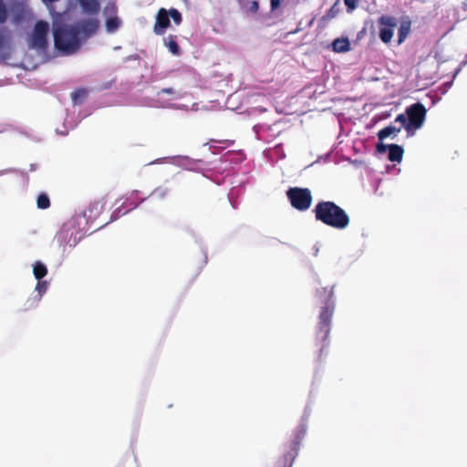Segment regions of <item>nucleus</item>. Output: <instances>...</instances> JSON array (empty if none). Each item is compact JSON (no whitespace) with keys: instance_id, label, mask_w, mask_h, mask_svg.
I'll return each instance as SVG.
<instances>
[{"instance_id":"1","label":"nucleus","mask_w":467,"mask_h":467,"mask_svg":"<svg viewBox=\"0 0 467 467\" xmlns=\"http://www.w3.org/2000/svg\"><path fill=\"white\" fill-rule=\"evenodd\" d=\"M99 27V22L95 18L82 19L72 26H59L53 32L55 47L65 54H73Z\"/></svg>"},{"instance_id":"2","label":"nucleus","mask_w":467,"mask_h":467,"mask_svg":"<svg viewBox=\"0 0 467 467\" xmlns=\"http://www.w3.org/2000/svg\"><path fill=\"white\" fill-rule=\"evenodd\" d=\"M316 214L324 223L338 229L346 228L349 223L346 213L331 202L319 203L316 207Z\"/></svg>"},{"instance_id":"3","label":"nucleus","mask_w":467,"mask_h":467,"mask_svg":"<svg viewBox=\"0 0 467 467\" xmlns=\"http://www.w3.org/2000/svg\"><path fill=\"white\" fill-rule=\"evenodd\" d=\"M48 32V23L43 20L37 21L30 37L31 47L36 49L45 50L47 47Z\"/></svg>"},{"instance_id":"4","label":"nucleus","mask_w":467,"mask_h":467,"mask_svg":"<svg viewBox=\"0 0 467 467\" xmlns=\"http://www.w3.org/2000/svg\"><path fill=\"white\" fill-rule=\"evenodd\" d=\"M407 114L409 117V122L406 125L407 131L413 135L411 129H420L425 120L426 109L420 103H416L407 109Z\"/></svg>"},{"instance_id":"5","label":"nucleus","mask_w":467,"mask_h":467,"mask_svg":"<svg viewBox=\"0 0 467 467\" xmlns=\"http://www.w3.org/2000/svg\"><path fill=\"white\" fill-rule=\"evenodd\" d=\"M312 202L311 192L306 188H294V208L307 210Z\"/></svg>"},{"instance_id":"6","label":"nucleus","mask_w":467,"mask_h":467,"mask_svg":"<svg viewBox=\"0 0 467 467\" xmlns=\"http://www.w3.org/2000/svg\"><path fill=\"white\" fill-rule=\"evenodd\" d=\"M379 37L384 43H389L392 39L394 29L397 26L396 19L389 16H384L379 21Z\"/></svg>"},{"instance_id":"7","label":"nucleus","mask_w":467,"mask_h":467,"mask_svg":"<svg viewBox=\"0 0 467 467\" xmlns=\"http://www.w3.org/2000/svg\"><path fill=\"white\" fill-rule=\"evenodd\" d=\"M171 20L168 11L165 8L159 9L156 15V21L153 26V32L158 36H162L170 26Z\"/></svg>"},{"instance_id":"8","label":"nucleus","mask_w":467,"mask_h":467,"mask_svg":"<svg viewBox=\"0 0 467 467\" xmlns=\"http://www.w3.org/2000/svg\"><path fill=\"white\" fill-rule=\"evenodd\" d=\"M9 18V9L4 0H0V25H4ZM6 39L3 30H0V57H4Z\"/></svg>"},{"instance_id":"9","label":"nucleus","mask_w":467,"mask_h":467,"mask_svg":"<svg viewBox=\"0 0 467 467\" xmlns=\"http://www.w3.org/2000/svg\"><path fill=\"white\" fill-rule=\"evenodd\" d=\"M37 284L36 285V290L37 291V295L29 297L26 301L25 309H30L34 306H36L41 300L42 296L46 293L47 290L48 284L47 281H41L37 280Z\"/></svg>"},{"instance_id":"10","label":"nucleus","mask_w":467,"mask_h":467,"mask_svg":"<svg viewBox=\"0 0 467 467\" xmlns=\"http://www.w3.org/2000/svg\"><path fill=\"white\" fill-rule=\"evenodd\" d=\"M332 47L335 52L345 53L350 49V42L348 37H339L333 41Z\"/></svg>"},{"instance_id":"11","label":"nucleus","mask_w":467,"mask_h":467,"mask_svg":"<svg viewBox=\"0 0 467 467\" xmlns=\"http://www.w3.org/2000/svg\"><path fill=\"white\" fill-rule=\"evenodd\" d=\"M82 9L88 14H97L99 11L98 0H78Z\"/></svg>"},{"instance_id":"12","label":"nucleus","mask_w":467,"mask_h":467,"mask_svg":"<svg viewBox=\"0 0 467 467\" xmlns=\"http://www.w3.org/2000/svg\"><path fill=\"white\" fill-rule=\"evenodd\" d=\"M403 149L400 146L391 144L389 146V159L391 161L400 162L402 159Z\"/></svg>"},{"instance_id":"13","label":"nucleus","mask_w":467,"mask_h":467,"mask_svg":"<svg viewBox=\"0 0 467 467\" xmlns=\"http://www.w3.org/2000/svg\"><path fill=\"white\" fill-rule=\"evenodd\" d=\"M164 42H165L166 47L169 48V50L171 51V53L172 55H175V56L180 55L181 51H180V47L176 41V36H172V35L168 36L166 38H164Z\"/></svg>"},{"instance_id":"14","label":"nucleus","mask_w":467,"mask_h":467,"mask_svg":"<svg viewBox=\"0 0 467 467\" xmlns=\"http://www.w3.org/2000/svg\"><path fill=\"white\" fill-rule=\"evenodd\" d=\"M33 274L36 279L40 280L47 274V266L40 261H36L33 265Z\"/></svg>"},{"instance_id":"15","label":"nucleus","mask_w":467,"mask_h":467,"mask_svg":"<svg viewBox=\"0 0 467 467\" xmlns=\"http://www.w3.org/2000/svg\"><path fill=\"white\" fill-rule=\"evenodd\" d=\"M410 30V22L409 20H403L399 27V39L398 44L400 45L408 36Z\"/></svg>"},{"instance_id":"16","label":"nucleus","mask_w":467,"mask_h":467,"mask_svg":"<svg viewBox=\"0 0 467 467\" xmlns=\"http://www.w3.org/2000/svg\"><path fill=\"white\" fill-rule=\"evenodd\" d=\"M400 131V129H397L392 126H389L379 132V138L383 140L390 136H396Z\"/></svg>"},{"instance_id":"17","label":"nucleus","mask_w":467,"mask_h":467,"mask_svg":"<svg viewBox=\"0 0 467 467\" xmlns=\"http://www.w3.org/2000/svg\"><path fill=\"white\" fill-rule=\"evenodd\" d=\"M87 90L85 88H78L71 93V99L74 104H80L87 96Z\"/></svg>"},{"instance_id":"18","label":"nucleus","mask_w":467,"mask_h":467,"mask_svg":"<svg viewBox=\"0 0 467 467\" xmlns=\"http://www.w3.org/2000/svg\"><path fill=\"white\" fill-rule=\"evenodd\" d=\"M170 192V190L163 186H159L155 188L150 193L151 197H155L157 199H164Z\"/></svg>"},{"instance_id":"19","label":"nucleus","mask_w":467,"mask_h":467,"mask_svg":"<svg viewBox=\"0 0 467 467\" xmlns=\"http://www.w3.org/2000/svg\"><path fill=\"white\" fill-rule=\"evenodd\" d=\"M36 203L39 209H47L50 206L49 198L46 193H41L38 195Z\"/></svg>"},{"instance_id":"20","label":"nucleus","mask_w":467,"mask_h":467,"mask_svg":"<svg viewBox=\"0 0 467 467\" xmlns=\"http://www.w3.org/2000/svg\"><path fill=\"white\" fill-rule=\"evenodd\" d=\"M119 20L117 17L109 18L106 22L107 30L109 32L116 31L119 26Z\"/></svg>"},{"instance_id":"21","label":"nucleus","mask_w":467,"mask_h":467,"mask_svg":"<svg viewBox=\"0 0 467 467\" xmlns=\"http://www.w3.org/2000/svg\"><path fill=\"white\" fill-rule=\"evenodd\" d=\"M168 14H169V17L171 16L173 20V22L176 24V25H180L182 21V15L181 13L175 9V8H171L169 11H168Z\"/></svg>"},{"instance_id":"22","label":"nucleus","mask_w":467,"mask_h":467,"mask_svg":"<svg viewBox=\"0 0 467 467\" xmlns=\"http://www.w3.org/2000/svg\"><path fill=\"white\" fill-rule=\"evenodd\" d=\"M332 314H333V310L328 308V307H326L321 315H320V318L321 320L324 322V323H328L332 317Z\"/></svg>"},{"instance_id":"23","label":"nucleus","mask_w":467,"mask_h":467,"mask_svg":"<svg viewBox=\"0 0 467 467\" xmlns=\"http://www.w3.org/2000/svg\"><path fill=\"white\" fill-rule=\"evenodd\" d=\"M258 9H259V4L256 0L251 1L249 3V6L247 7L248 12H250L252 14H255V13H257Z\"/></svg>"},{"instance_id":"24","label":"nucleus","mask_w":467,"mask_h":467,"mask_svg":"<svg viewBox=\"0 0 467 467\" xmlns=\"http://www.w3.org/2000/svg\"><path fill=\"white\" fill-rule=\"evenodd\" d=\"M344 2L349 12H352L357 6V0H344Z\"/></svg>"},{"instance_id":"25","label":"nucleus","mask_w":467,"mask_h":467,"mask_svg":"<svg viewBox=\"0 0 467 467\" xmlns=\"http://www.w3.org/2000/svg\"><path fill=\"white\" fill-rule=\"evenodd\" d=\"M161 94L173 95L175 94V90L172 88H163L157 93V96Z\"/></svg>"},{"instance_id":"26","label":"nucleus","mask_w":467,"mask_h":467,"mask_svg":"<svg viewBox=\"0 0 467 467\" xmlns=\"http://www.w3.org/2000/svg\"><path fill=\"white\" fill-rule=\"evenodd\" d=\"M396 121L397 122H400L401 123L402 125H404L406 127V125L408 124L407 122V119L405 117L404 114H400L397 118H396Z\"/></svg>"},{"instance_id":"27","label":"nucleus","mask_w":467,"mask_h":467,"mask_svg":"<svg viewBox=\"0 0 467 467\" xmlns=\"http://www.w3.org/2000/svg\"><path fill=\"white\" fill-rule=\"evenodd\" d=\"M280 2H281V0H270L271 10L275 11V9H277L280 5Z\"/></svg>"},{"instance_id":"28","label":"nucleus","mask_w":467,"mask_h":467,"mask_svg":"<svg viewBox=\"0 0 467 467\" xmlns=\"http://www.w3.org/2000/svg\"><path fill=\"white\" fill-rule=\"evenodd\" d=\"M389 145H385V144H383V143H379V144H378V146H377V150H378V151H379V152L383 153V152H385L387 150H389Z\"/></svg>"},{"instance_id":"29","label":"nucleus","mask_w":467,"mask_h":467,"mask_svg":"<svg viewBox=\"0 0 467 467\" xmlns=\"http://www.w3.org/2000/svg\"><path fill=\"white\" fill-rule=\"evenodd\" d=\"M99 206V202H95V203L90 204V206H89V208L88 210V212L89 213V214H88L89 217L92 216V210H93V208L97 210Z\"/></svg>"},{"instance_id":"30","label":"nucleus","mask_w":467,"mask_h":467,"mask_svg":"<svg viewBox=\"0 0 467 467\" xmlns=\"http://www.w3.org/2000/svg\"><path fill=\"white\" fill-rule=\"evenodd\" d=\"M292 195H293L292 187H289L286 190V196H287V198H288V200L290 201L291 203H292Z\"/></svg>"},{"instance_id":"31","label":"nucleus","mask_w":467,"mask_h":467,"mask_svg":"<svg viewBox=\"0 0 467 467\" xmlns=\"http://www.w3.org/2000/svg\"><path fill=\"white\" fill-rule=\"evenodd\" d=\"M4 174V171H0V175Z\"/></svg>"}]
</instances>
